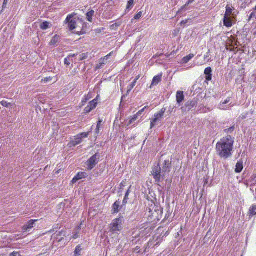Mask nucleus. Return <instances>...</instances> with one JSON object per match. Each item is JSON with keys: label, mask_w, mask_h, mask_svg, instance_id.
<instances>
[{"label": "nucleus", "mask_w": 256, "mask_h": 256, "mask_svg": "<svg viewBox=\"0 0 256 256\" xmlns=\"http://www.w3.org/2000/svg\"><path fill=\"white\" fill-rule=\"evenodd\" d=\"M234 141L230 136L220 140L216 146L217 154L222 158L226 159L232 156Z\"/></svg>", "instance_id": "f257e3e1"}, {"label": "nucleus", "mask_w": 256, "mask_h": 256, "mask_svg": "<svg viewBox=\"0 0 256 256\" xmlns=\"http://www.w3.org/2000/svg\"><path fill=\"white\" fill-rule=\"evenodd\" d=\"M170 164H168V166H166L164 168L162 172L161 168L159 165L154 167L152 172V174L154 176V178L156 182L158 185H160V183L162 181L164 178V174L166 172L168 173L170 172Z\"/></svg>", "instance_id": "f03ea898"}, {"label": "nucleus", "mask_w": 256, "mask_h": 256, "mask_svg": "<svg viewBox=\"0 0 256 256\" xmlns=\"http://www.w3.org/2000/svg\"><path fill=\"white\" fill-rule=\"evenodd\" d=\"M147 210L148 212V216L150 218V220L152 222H158L161 219L162 210L160 206L152 204L147 208Z\"/></svg>", "instance_id": "7ed1b4c3"}, {"label": "nucleus", "mask_w": 256, "mask_h": 256, "mask_svg": "<svg viewBox=\"0 0 256 256\" xmlns=\"http://www.w3.org/2000/svg\"><path fill=\"white\" fill-rule=\"evenodd\" d=\"M77 14L73 12L68 14L64 20V23L68 24V28L70 31L74 30L76 28V21L72 19Z\"/></svg>", "instance_id": "20e7f679"}, {"label": "nucleus", "mask_w": 256, "mask_h": 256, "mask_svg": "<svg viewBox=\"0 0 256 256\" xmlns=\"http://www.w3.org/2000/svg\"><path fill=\"white\" fill-rule=\"evenodd\" d=\"M122 217L114 219L110 225V231L113 233L119 232L122 228Z\"/></svg>", "instance_id": "39448f33"}, {"label": "nucleus", "mask_w": 256, "mask_h": 256, "mask_svg": "<svg viewBox=\"0 0 256 256\" xmlns=\"http://www.w3.org/2000/svg\"><path fill=\"white\" fill-rule=\"evenodd\" d=\"M88 134L89 132H82L76 135V136H74V140L70 142L69 144L70 146H74L79 144L82 142V139L84 138H87Z\"/></svg>", "instance_id": "423d86ee"}, {"label": "nucleus", "mask_w": 256, "mask_h": 256, "mask_svg": "<svg viewBox=\"0 0 256 256\" xmlns=\"http://www.w3.org/2000/svg\"><path fill=\"white\" fill-rule=\"evenodd\" d=\"M166 111V108H163L159 111V112L154 114V118L151 120L150 128H152L156 126V122L158 120H160L162 118Z\"/></svg>", "instance_id": "0eeeda50"}, {"label": "nucleus", "mask_w": 256, "mask_h": 256, "mask_svg": "<svg viewBox=\"0 0 256 256\" xmlns=\"http://www.w3.org/2000/svg\"><path fill=\"white\" fill-rule=\"evenodd\" d=\"M98 96H97L96 98L90 101L88 105L84 108L83 114H87L90 113L92 110L95 109L98 106Z\"/></svg>", "instance_id": "6e6552de"}, {"label": "nucleus", "mask_w": 256, "mask_h": 256, "mask_svg": "<svg viewBox=\"0 0 256 256\" xmlns=\"http://www.w3.org/2000/svg\"><path fill=\"white\" fill-rule=\"evenodd\" d=\"M98 159L99 158L98 154H96L92 156L87 162L88 169V170H92L98 163Z\"/></svg>", "instance_id": "1a4fd4ad"}, {"label": "nucleus", "mask_w": 256, "mask_h": 256, "mask_svg": "<svg viewBox=\"0 0 256 256\" xmlns=\"http://www.w3.org/2000/svg\"><path fill=\"white\" fill-rule=\"evenodd\" d=\"M88 176V175L86 172H78L71 180L70 184H74L78 180L82 178H86Z\"/></svg>", "instance_id": "9d476101"}, {"label": "nucleus", "mask_w": 256, "mask_h": 256, "mask_svg": "<svg viewBox=\"0 0 256 256\" xmlns=\"http://www.w3.org/2000/svg\"><path fill=\"white\" fill-rule=\"evenodd\" d=\"M38 220H30L24 226H22V231L24 232L28 231L30 229L32 228L35 224V222H38Z\"/></svg>", "instance_id": "9b49d317"}, {"label": "nucleus", "mask_w": 256, "mask_h": 256, "mask_svg": "<svg viewBox=\"0 0 256 256\" xmlns=\"http://www.w3.org/2000/svg\"><path fill=\"white\" fill-rule=\"evenodd\" d=\"M162 72H160L157 76H154L152 79L150 88H151L152 86L158 85L162 81Z\"/></svg>", "instance_id": "f8f14e48"}, {"label": "nucleus", "mask_w": 256, "mask_h": 256, "mask_svg": "<svg viewBox=\"0 0 256 256\" xmlns=\"http://www.w3.org/2000/svg\"><path fill=\"white\" fill-rule=\"evenodd\" d=\"M120 202L118 200L116 201L112 206V214H116L120 211Z\"/></svg>", "instance_id": "ddd939ff"}, {"label": "nucleus", "mask_w": 256, "mask_h": 256, "mask_svg": "<svg viewBox=\"0 0 256 256\" xmlns=\"http://www.w3.org/2000/svg\"><path fill=\"white\" fill-rule=\"evenodd\" d=\"M226 12L224 14L225 16L231 17L232 16H233L232 12L234 10V8L232 6L228 5L226 6Z\"/></svg>", "instance_id": "4468645a"}, {"label": "nucleus", "mask_w": 256, "mask_h": 256, "mask_svg": "<svg viewBox=\"0 0 256 256\" xmlns=\"http://www.w3.org/2000/svg\"><path fill=\"white\" fill-rule=\"evenodd\" d=\"M176 98L178 104H180L184 100V92L182 91H178L176 92Z\"/></svg>", "instance_id": "2eb2a0df"}, {"label": "nucleus", "mask_w": 256, "mask_h": 256, "mask_svg": "<svg viewBox=\"0 0 256 256\" xmlns=\"http://www.w3.org/2000/svg\"><path fill=\"white\" fill-rule=\"evenodd\" d=\"M244 168L243 162L242 160L238 161L236 166L235 172L240 173Z\"/></svg>", "instance_id": "dca6fc26"}, {"label": "nucleus", "mask_w": 256, "mask_h": 256, "mask_svg": "<svg viewBox=\"0 0 256 256\" xmlns=\"http://www.w3.org/2000/svg\"><path fill=\"white\" fill-rule=\"evenodd\" d=\"M224 24L228 28L232 27V22L230 17H226L224 16Z\"/></svg>", "instance_id": "f3484780"}, {"label": "nucleus", "mask_w": 256, "mask_h": 256, "mask_svg": "<svg viewBox=\"0 0 256 256\" xmlns=\"http://www.w3.org/2000/svg\"><path fill=\"white\" fill-rule=\"evenodd\" d=\"M52 24L48 22H44L40 24V26L41 30H44L52 26Z\"/></svg>", "instance_id": "a211bd4d"}, {"label": "nucleus", "mask_w": 256, "mask_h": 256, "mask_svg": "<svg viewBox=\"0 0 256 256\" xmlns=\"http://www.w3.org/2000/svg\"><path fill=\"white\" fill-rule=\"evenodd\" d=\"M61 38L60 36L56 34L54 36L50 42L49 44L51 46H54L58 42H60Z\"/></svg>", "instance_id": "6ab92c4d"}, {"label": "nucleus", "mask_w": 256, "mask_h": 256, "mask_svg": "<svg viewBox=\"0 0 256 256\" xmlns=\"http://www.w3.org/2000/svg\"><path fill=\"white\" fill-rule=\"evenodd\" d=\"M194 55L192 54H190L188 56H184L182 59V64H187L189 61H190L194 57Z\"/></svg>", "instance_id": "aec40b11"}, {"label": "nucleus", "mask_w": 256, "mask_h": 256, "mask_svg": "<svg viewBox=\"0 0 256 256\" xmlns=\"http://www.w3.org/2000/svg\"><path fill=\"white\" fill-rule=\"evenodd\" d=\"M94 14V10H91L88 12L86 14V19L90 22H92V17Z\"/></svg>", "instance_id": "412c9836"}, {"label": "nucleus", "mask_w": 256, "mask_h": 256, "mask_svg": "<svg viewBox=\"0 0 256 256\" xmlns=\"http://www.w3.org/2000/svg\"><path fill=\"white\" fill-rule=\"evenodd\" d=\"M131 187H132V186H130L128 190L126 191V192L125 194V196H124V200L122 202V204L124 206L126 205L128 203V196L130 194V189Z\"/></svg>", "instance_id": "4be33fe9"}, {"label": "nucleus", "mask_w": 256, "mask_h": 256, "mask_svg": "<svg viewBox=\"0 0 256 256\" xmlns=\"http://www.w3.org/2000/svg\"><path fill=\"white\" fill-rule=\"evenodd\" d=\"M82 250V248H81L80 245H78L76 248V249L74 252V254L73 256H81Z\"/></svg>", "instance_id": "5701e85b"}, {"label": "nucleus", "mask_w": 256, "mask_h": 256, "mask_svg": "<svg viewBox=\"0 0 256 256\" xmlns=\"http://www.w3.org/2000/svg\"><path fill=\"white\" fill-rule=\"evenodd\" d=\"M248 214L250 216L256 214V205H252L249 210Z\"/></svg>", "instance_id": "b1692460"}, {"label": "nucleus", "mask_w": 256, "mask_h": 256, "mask_svg": "<svg viewBox=\"0 0 256 256\" xmlns=\"http://www.w3.org/2000/svg\"><path fill=\"white\" fill-rule=\"evenodd\" d=\"M134 6V0H129L126 4V10L129 11Z\"/></svg>", "instance_id": "393cba45"}, {"label": "nucleus", "mask_w": 256, "mask_h": 256, "mask_svg": "<svg viewBox=\"0 0 256 256\" xmlns=\"http://www.w3.org/2000/svg\"><path fill=\"white\" fill-rule=\"evenodd\" d=\"M122 24L121 22H117L112 25L110 26V30H118V27H119Z\"/></svg>", "instance_id": "a878e982"}, {"label": "nucleus", "mask_w": 256, "mask_h": 256, "mask_svg": "<svg viewBox=\"0 0 256 256\" xmlns=\"http://www.w3.org/2000/svg\"><path fill=\"white\" fill-rule=\"evenodd\" d=\"M104 62L101 59L99 60V62L98 64L94 68V70H97L102 68L104 66Z\"/></svg>", "instance_id": "bb28decb"}, {"label": "nucleus", "mask_w": 256, "mask_h": 256, "mask_svg": "<svg viewBox=\"0 0 256 256\" xmlns=\"http://www.w3.org/2000/svg\"><path fill=\"white\" fill-rule=\"evenodd\" d=\"M230 98H228L224 102H220V109L224 110L225 108H223L224 106L230 102Z\"/></svg>", "instance_id": "cd10ccee"}, {"label": "nucleus", "mask_w": 256, "mask_h": 256, "mask_svg": "<svg viewBox=\"0 0 256 256\" xmlns=\"http://www.w3.org/2000/svg\"><path fill=\"white\" fill-rule=\"evenodd\" d=\"M138 116L136 114L134 115L130 119L128 124V126L134 122L138 119Z\"/></svg>", "instance_id": "c85d7f7f"}, {"label": "nucleus", "mask_w": 256, "mask_h": 256, "mask_svg": "<svg viewBox=\"0 0 256 256\" xmlns=\"http://www.w3.org/2000/svg\"><path fill=\"white\" fill-rule=\"evenodd\" d=\"M53 78H54L51 76L44 78L42 79L41 82L44 84L48 83L49 82H50L53 80Z\"/></svg>", "instance_id": "c756f323"}, {"label": "nucleus", "mask_w": 256, "mask_h": 256, "mask_svg": "<svg viewBox=\"0 0 256 256\" xmlns=\"http://www.w3.org/2000/svg\"><path fill=\"white\" fill-rule=\"evenodd\" d=\"M102 122V120L99 119L98 121L97 122L96 128V134H98L100 132V124H101Z\"/></svg>", "instance_id": "7c9ffc66"}, {"label": "nucleus", "mask_w": 256, "mask_h": 256, "mask_svg": "<svg viewBox=\"0 0 256 256\" xmlns=\"http://www.w3.org/2000/svg\"><path fill=\"white\" fill-rule=\"evenodd\" d=\"M0 104L4 107L8 108L12 105L11 103L6 100H2L0 102Z\"/></svg>", "instance_id": "2f4dec72"}, {"label": "nucleus", "mask_w": 256, "mask_h": 256, "mask_svg": "<svg viewBox=\"0 0 256 256\" xmlns=\"http://www.w3.org/2000/svg\"><path fill=\"white\" fill-rule=\"evenodd\" d=\"M212 72V70L210 67L206 68L204 72V73L206 75L211 74Z\"/></svg>", "instance_id": "473e14b6"}, {"label": "nucleus", "mask_w": 256, "mask_h": 256, "mask_svg": "<svg viewBox=\"0 0 256 256\" xmlns=\"http://www.w3.org/2000/svg\"><path fill=\"white\" fill-rule=\"evenodd\" d=\"M88 57V52L82 54L80 56V60H84L87 58Z\"/></svg>", "instance_id": "72a5a7b5"}, {"label": "nucleus", "mask_w": 256, "mask_h": 256, "mask_svg": "<svg viewBox=\"0 0 256 256\" xmlns=\"http://www.w3.org/2000/svg\"><path fill=\"white\" fill-rule=\"evenodd\" d=\"M142 12H138L137 14H136L134 16V18L135 20H139L142 16Z\"/></svg>", "instance_id": "f704fd0d"}, {"label": "nucleus", "mask_w": 256, "mask_h": 256, "mask_svg": "<svg viewBox=\"0 0 256 256\" xmlns=\"http://www.w3.org/2000/svg\"><path fill=\"white\" fill-rule=\"evenodd\" d=\"M136 83V82L135 80H134V81L130 86V88L128 90V92H130L135 86Z\"/></svg>", "instance_id": "c9c22d12"}, {"label": "nucleus", "mask_w": 256, "mask_h": 256, "mask_svg": "<svg viewBox=\"0 0 256 256\" xmlns=\"http://www.w3.org/2000/svg\"><path fill=\"white\" fill-rule=\"evenodd\" d=\"M256 17V12H254L251 13L248 17V20H251L253 18Z\"/></svg>", "instance_id": "e433bc0d"}, {"label": "nucleus", "mask_w": 256, "mask_h": 256, "mask_svg": "<svg viewBox=\"0 0 256 256\" xmlns=\"http://www.w3.org/2000/svg\"><path fill=\"white\" fill-rule=\"evenodd\" d=\"M86 102H87V101H86L85 100V99L84 98H83L80 102V107H82V106H85L86 104Z\"/></svg>", "instance_id": "4c0bfd02"}, {"label": "nucleus", "mask_w": 256, "mask_h": 256, "mask_svg": "<svg viewBox=\"0 0 256 256\" xmlns=\"http://www.w3.org/2000/svg\"><path fill=\"white\" fill-rule=\"evenodd\" d=\"M206 80L208 81H210L212 80V74H208V75H206Z\"/></svg>", "instance_id": "58836bf2"}, {"label": "nucleus", "mask_w": 256, "mask_h": 256, "mask_svg": "<svg viewBox=\"0 0 256 256\" xmlns=\"http://www.w3.org/2000/svg\"><path fill=\"white\" fill-rule=\"evenodd\" d=\"M85 100L86 101H88L91 98H92V96H91L90 94H87L86 96H85L84 97V98Z\"/></svg>", "instance_id": "ea45409f"}, {"label": "nucleus", "mask_w": 256, "mask_h": 256, "mask_svg": "<svg viewBox=\"0 0 256 256\" xmlns=\"http://www.w3.org/2000/svg\"><path fill=\"white\" fill-rule=\"evenodd\" d=\"M146 106H145L144 108L138 111L136 114L139 116L142 114L144 112V110L146 108Z\"/></svg>", "instance_id": "a19ab883"}, {"label": "nucleus", "mask_w": 256, "mask_h": 256, "mask_svg": "<svg viewBox=\"0 0 256 256\" xmlns=\"http://www.w3.org/2000/svg\"><path fill=\"white\" fill-rule=\"evenodd\" d=\"M126 180H122L121 183H120V187H121V188H122V187H124L126 186Z\"/></svg>", "instance_id": "79ce46f5"}, {"label": "nucleus", "mask_w": 256, "mask_h": 256, "mask_svg": "<svg viewBox=\"0 0 256 256\" xmlns=\"http://www.w3.org/2000/svg\"><path fill=\"white\" fill-rule=\"evenodd\" d=\"M10 256H21L19 252H14L10 254Z\"/></svg>", "instance_id": "37998d69"}, {"label": "nucleus", "mask_w": 256, "mask_h": 256, "mask_svg": "<svg viewBox=\"0 0 256 256\" xmlns=\"http://www.w3.org/2000/svg\"><path fill=\"white\" fill-rule=\"evenodd\" d=\"M113 52H112L104 57L106 58L107 60H108L112 54Z\"/></svg>", "instance_id": "c03bdc74"}, {"label": "nucleus", "mask_w": 256, "mask_h": 256, "mask_svg": "<svg viewBox=\"0 0 256 256\" xmlns=\"http://www.w3.org/2000/svg\"><path fill=\"white\" fill-rule=\"evenodd\" d=\"M113 52H112L104 57L106 58L107 60H108L112 54Z\"/></svg>", "instance_id": "a18cd8bd"}, {"label": "nucleus", "mask_w": 256, "mask_h": 256, "mask_svg": "<svg viewBox=\"0 0 256 256\" xmlns=\"http://www.w3.org/2000/svg\"><path fill=\"white\" fill-rule=\"evenodd\" d=\"M104 62V64L105 65L108 62V60L106 58L103 57L100 58Z\"/></svg>", "instance_id": "49530a36"}, {"label": "nucleus", "mask_w": 256, "mask_h": 256, "mask_svg": "<svg viewBox=\"0 0 256 256\" xmlns=\"http://www.w3.org/2000/svg\"><path fill=\"white\" fill-rule=\"evenodd\" d=\"M64 64L67 66H70V62L68 60V58L64 59Z\"/></svg>", "instance_id": "de8ad7c7"}, {"label": "nucleus", "mask_w": 256, "mask_h": 256, "mask_svg": "<svg viewBox=\"0 0 256 256\" xmlns=\"http://www.w3.org/2000/svg\"><path fill=\"white\" fill-rule=\"evenodd\" d=\"M234 130V126H232V127L230 128L226 129V130H225V132H228L230 130H232H232Z\"/></svg>", "instance_id": "09e8293b"}, {"label": "nucleus", "mask_w": 256, "mask_h": 256, "mask_svg": "<svg viewBox=\"0 0 256 256\" xmlns=\"http://www.w3.org/2000/svg\"><path fill=\"white\" fill-rule=\"evenodd\" d=\"M178 52V50H173L171 53L169 55V56H172V55H174L175 54H176L177 53V52Z\"/></svg>", "instance_id": "8fccbe9b"}, {"label": "nucleus", "mask_w": 256, "mask_h": 256, "mask_svg": "<svg viewBox=\"0 0 256 256\" xmlns=\"http://www.w3.org/2000/svg\"><path fill=\"white\" fill-rule=\"evenodd\" d=\"M77 54H70L68 56V58H70V57H74L76 56Z\"/></svg>", "instance_id": "3c124183"}, {"label": "nucleus", "mask_w": 256, "mask_h": 256, "mask_svg": "<svg viewBox=\"0 0 256 256\" xmlns=\"http://www.w3.org/2000/svg\"><path fill=\"white\" fill-rule=\"evenodd\" d=\"M8 1V0H4V4H3V7H4L6 5Z\"/></svg>", "instance_id": "603ef678"}, {"label": "nucleus", "mask_w": 256, "mask_h": 256, "mask_svg": "<svg viewBox=\"0 0 256 256\" xmlns=\"http://www.w3.org/2000/svg\"><path fill=\"white\" fill-rule=\"evenodd\" d=\"M140 78V75H138V76H136V78H135V80L136 82H137V80Z\"/></svg>", "instance_id": "864d4df0"}, {"label": "nucleus", "mask_w": 256, "mask_h": 256, "mask_svg": "<svg viewBox=\"0 0 256 256\" xmlns=\"http://www.w3.org/2000/svg\"><path fill=\"white\" fill-rule=\"evenodd\" d=\"M63 234L62 232H60L58 234H57V236H61Z\"/></svg>", "instance_id": "5fc2aeb1"}, {"label": "nucleus", "mask_w": 256, "mask_h": 256, "mask_svg": "<svg viewBox=\"0 0 256 256\" xmlns=\"http://www.w3.org/2000/svg\"><path fill=\"white\" fill-rule=\"evenodd\" d=\"M78 238V235L77 234H76L74 236L73 238L76 239Z\"/></svg>", "instance_id": "6e6d98bb"}, {"label": "nucleus", "mask_w": 256, "mask_h": 256, "mask_svg": "<svg viewBox=\"0 0 256 256\" xmlns=\"http://www.w3.org/2000/svg\"><path fill=\"white\" fill-rule=\"evenodd\" d=\"M254 177V179L256 178V174L252 176Z\"/></svg>", "instance_id": "4d7b16f0"}, {"label": "nucleus", "mask_w": 256, "mask_h": 256, "mask_svg": "<svg viewBox=\"0 0 256 256\" xmlns=\"http://www.w3.org/2000/svg\"><path fill=\"white\" fill-rule=\"evenodd\" d=\"M139 248L138 246H136V250H138Z\"/></svg>", "instance_id": "13d9d810"}, {"label": "nucleus", "mask_w": 256, "mask_h": 256, "mask_svg": "<svg viewBox=\"0 0 256 256\" xmlns=\"http://www.w3.org/2000/svg\"><path fill=\"white\" fill-rule=\"evenodd\" d=\"M76 34H78V35H80L81 34H82L83 33L80 32V33H76Z\"/></svg>", "instance_id": "bf43d9fd"}, {"label": "nucleus", "mask_w": 256, "mask_h": 256, "mask_svg": "<svg viewBox=\"0 0 256 256\" xmlns=\"http://www.w3.org/2000/svg\"><path fill=\"white\" fill-rule=\"evenodd\" d=\"M58 80L57 78L54 80V82H56V81Z\"/></svg>", "instance_id": "052dcab7"}, {"label": "nucleus", "mask_w": 256, "mask_h": 256, "mask_svg": "<svg viewBox=\"0 0 256 256\" xmlns=\"http://www.w3.org/2000/svg\"><path fill=\"white\" fill-rule=\"evenodd\" d=\"M165 164L166 165V162L164 161Z\"/></svg>", "instance_id": "680f3d73"}, {"label": "nucleus", "mask_w": 256, "mask_h": 256, "mask_svg": "<svg viewBox=\"0 0 256 256\" xmlns=\"http://www.w3.org/2000/svg\"><path fill=\"white\" fill-rule=\"evenodd\" d=\"M254 10H256V6L254 8Z\"/></svg>", "instance_id": "e2e57ef3"}]
</instances>
